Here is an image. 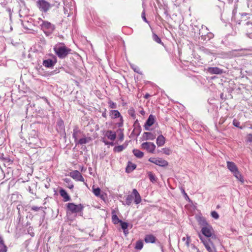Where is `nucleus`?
<instances>
[{"label":"nucleus","mask_w":252,"mask_h":252,"mask_svg":"<svg viewBox=\"0 0 252 252\" xmlns=\"http://www.w3.org/2000/svg\"><path fill=\"white\" fill-rule=\"evenodd\" d=\"M202 224L204 226L201 229V232L203 236L199 234V237L209 252H216L214 242L217 241V239L213 235V228L204 220H202Z\"/></svg>","instance_id":"1"},{"label":"nucleus","mask_w":252,"mask_h":252,"mask_svg":"<svg viewBox=\"0 0 252 252\" xmlns=\"http://www.w3.org/2000/svg\"><path fill=\"white\" fill-rule=\"evenodd\" d=\"M54 51L59 58L64 59L70 53L71 50L67 48L64 43H58L55 45Z\"/></svg>","instance_id":"2"},{"label":"nucleus","mask_w":252,"mask_h":252,"mask_svg":"<svg viewBox=\"0 0 252 252\" xmlns=\"http://www.w3.org/2000/svg\"><path fill=\"white\" fill-rule=\"evenodd\" d=\"M36 3L39 9L44 12H47L53 6L52 4L45 0H38Z\"/></svg>","instance_id":"3"},{"label":"nucleus","mask_w":252,"mask_h":252,"mask_svg":"<svg viewBox=\"0 0 252 252\" xmlns=\"http://www.w3.org/2000/svg\"><path fill=\"white\" fill-rule=\"evenodd\" d=\"M67 208L72 213H77L82 212L84 206L81 204L76 205L73 203H69Z\"/></svg>","instance_id":"4"},{"label":"nucleus","mask_w":252,"mask_h":252,"mask_svg":"<svg viewBox=\"0 0 252 252\" xmlns=\"http://www.w3.org/2000/svg\"><path fill=\"white\" fill-rule=\"evenodd\" d=\"M141 148L150 153H154L156 148V145L152 142H146L141 144Z\"/></svg>","instance_id":"5"},{"label":"nucleus","mask_w":252,"mask_h":252,"mask_svg":"<svg viewBox=\"0 0 252 252\" xmlns=\"http://www.w3.org/2000/svg\"><path fill=\"white\" fill-rule=\"evenodd\" d=\"M149 161L161 167L167 166L168 164V163L166 160L159 158H150L149 159Z\"/></svg>","instance_id":"6"},{"label":"nucleus","mask_w":252,"mask_h":252,"mask_svg":"<svg viewBox=\"0 0 252 252\" xmlns=\"http://www.w3.org/2000/svg\"><path fill=\"white\" fill-rule=\"evenodd\" d=\"M64 13L65 14H67L68 16L73 13V11L74 10V5L71 1H65L64 3Z\"/></svg>","instance_id":"7"},{"label":"nucleus","mask_w":252,"mask_h":252,"mask_svg":"<svg viewBox=\"0 0 252 252\" xmlns=\"http://www.w3.org/2000/svg\"><path fill=\"white\" fill-rule=\"evenodd\" d=\"M41 29L46 32L45 31H47L49 33H51L55 30V26L48 21H43L40 25Z\"/></svg>","instance_id":"8"},{"label":"nucleus","mask_w":252,"mask_h":252,"mask_svg":"<svg viewBox=\"0 0 252 252\" xmlns=\"http://www.w3.org/2000/svg\"><path fill=\"white\" fill-rule=\"evenodd\" d=\"M109 115L112 119H116L118 118H120L121 123L119 124V126H122L123 125V117L121 116L120 113L116 110H111L109 112Z\"/></svg>","instance_id":"9"},{"label":"nucleus","mask_w":252,"mask_h":252,"mask_svg":"<svg viewBox=\"0 0 252 252\" xmlns=\"http://www.w3.org/2000/svg\"><path fill=\"white\" fill-rule=\"evenodd\" d=\"M70 176L74 180L78 181L84 182V179L78 170H74L70 173Z\"/></svg>","instance_id":"10"},{"label":"nucleus","mask_w":252,"mask_h":252,"mask_svg":"<svg viewBox=\"0 0 252 252\" xmlns=\"http://www.w3.org/2000/svg\"><path fill=\"white\" fill-rule=\"evenodd\" d=\"M155 117L153 115H150L147 120L146 121L145 125H144V129L146 130H149V127L152 126L155 123Z\"/></svg>","instance_id":"11"},{"label":"nucleus","mask_w":252,"mask_h":252,"mask_svg":"<svg viewBox=\"0 0 252 252\" xmlns=\"http://www.w3.org/2000/svg\"><path fill=\"white\" fill-rule=\"evenodd\" d=\"M250 50V51H252V49H241L240 50H233L229 52L230 55H227L230 58L245 56L246 55H244V54H240L239 52L244 51V50Z\"/></svg>","instance_id":"12"},{"label":"nucleus","mask_w":252,"mask_h":252,"mask_svg":"<svg viewBox=\"0 0 252 252\" xmlns=\"http://www.w3.org/2000/svg\"><path fill=\"white\" fill-rule=\"evenodd\" d=\"M207 70L211 74H220L223 73V70L217 67H210L207 68Z\"/></svg>","instance_id":"13"},{"label":"nucleus","mask_w":252,"mask_h":252,"mask_svg":"<svg viewBox=\"0 0 252 252\" xmlns=\"http://www.w3.org/2000/svg\"><path fill=\"white\" fill-rule=\"evenodd\" d=\"M56 63V60H53L52 59H47L43 61V65L46 67H53Z\"/></svg>","instance_id":"14"},{"label":"nucleus","mask_w":252,"mask_h":252,"mask_svg":"<svg viewBox=\"0 0 252 252\" xmlns=\"http://www.w3.org/2000/svg\"><path fill=\"white\" fill-rule=\"evenodd\" d=\"M93 192L97 197H99L102 200H104L105 199L104 194H100L101 189L99 188H94V186L92 188Z\"/></svg>","instance_id":"15"},{"label":"nucleus","mask_w":252,"mask_h":252,"mask_svg":"<svg viewBox=\"0 0 252 252\" xmlns=\"http://www.w3.org/2000/svg\"><path fill=\"white\" fill-rule=\"evenodd\" d=\"M227 167L228 169L232 172L233 173L235 171H236L238 169L236 166V165L233 162L231 161H227Z\"/></svg>","instance_id":"16"},{"label":"nucleus","mask_w":252,"mask_h":252,"mask_svg":"<svg viewBox=\"0 0 252 252\" xmlns=\"http://www.w3.org/2000/svg\"><path fill=\"white\" fill-rule=\"evenodd\" d=\"M132 194L134 196V202L136 204H139L141 201V196L136 189L132 190Z\"/></svg>","instance_id":"17"},{"label":"nucleus","mask_w":252,"mask_h":252,"mask_svg":"<svg viewBox=\"0 0 252 252\" xmlns=\"http://www.w3.org/2000/svg\"><path fill=\"white\" fill-rule=\"evenodd\" d=\"M60 194L61 196L62 197H63V201L64 202H66V201H69L70 200V196L68 195V194H67V193L64 189H60Z\"/></svg>","instance_id":"18"},{"label":"nucleus","mask_w":252,"mask_h":252,"mask_svg":"<svg viewBox=\"0 0 252 252\" xmlns=\"http://www.w3.org/2000/svg\"><path fill=\"white\" fill-rule=\"evenodd\" d=\"M91 140V137H84L80 139H78L76 142H75L76 144L83 145L89 143Z\"/></svg>","instance_id":"19"},{"label":"nucleus","mask_w":252,"mask_h":252,"mask_svg":"<svg viewBox=\"0 0 252 252\" xmlns=\"http://www.w3.org/2000/svg\"><path fill=\"white\" fill-rule=\"evenodd\" d=\"M199 34V35H200L202 39H203L204 40H210V39L214 37V34L211 32H207V34L205 35L203 34L202 31H200Z\"/></svg>","instance_id":"20"},{"label":"nucleus","mask_w":252,"mask_h":252,"mask_svg":"<svg viewBox=\"0 0 252 252\" xmlns=\"http://www.w3.org/2000/svg\"><path fill=\"white\" fill-rule=\"evenodd\" d=\"M105 136H106L109 139L114 141L116 137V134L115 132L110 130H108L105 134Z\"/></svg>","instance_id":"21"},{"label":"nucleus","mask_w":252,"mask_h":252,"mask_svg":"<svg viewBox=\"0 0 252 252\" xmlns=\"http://www.w3.org/2000/svg\"><path fill=\"white\" fill-rule=\"evenodd\" d=\"M165 143V139L162 135H159L157 138V144L158 146L160 147L164 145Z\"/></svg>","instance_id":"22"},{"label":"nucleus","mask_w":252,"mask_h":252,"mask_svg":"<svg viewBox=\"0 0 252 252\" xmlns=\"http://www.w3.org/2000/svg\"><path fill=\"white\" fill-rule=\"evenodd\" d=\"M144 240L147 243H153L155 242L156 237L152 234L147 235L145 236Z\"/></svg>","instance_id":"23"},{"label":"nucleus","mask_w":252,"mask_h":252,"mask_svg":"<svg viewBox=\"0 0 252 252\" xmlns=\"http://www.w3.org/2000/svg\"><path fill=\"white\" fill-rule=\"evenodd\" d=\"M7 247L5 245L4 241L1 237H0V252H7Z\"/></svg>","instance_id":"24"},{"label":"nucleus","mask_w":252,"mask_h":252,"mask_svg":"<svg viewBox=\"0 0 252 252\" xmlns=\"http://www.w3.org/2000/svg\"><path fill=\"white\" fill-rule=\"evenodd\" d=\"M112 220L114 224H118V223L122 222V220H120L119 219V218L117 216L115 211H112Z\"/></svg>","instance_id":"25"},{"label":"nucleus","mask_w":252,"mask_h":252,"mask_svg":"<svg viewBox=\"0 0 252 252\" xmlns=\"http://www.w3.org/2000/svg\"><path fill=\"white\" fill-rule=\"evenodd\" d=\"M136 167V165L135 164H133L131 162H128V165L126 168V172L130 173L135 169Z\"/></svg>","instance_id":"26"},{"label":"nucleus","mask_w":252,"mask_h":252,"mask_svg":"<svg viewBox=\"0 0 252 252\" xmlns=\"http://www.w3.org/2000/svg\"><path fill=\"white\" fill-rule=\"evenodd\" d=\"M146 140H153L156 138V135L150 132H145L143 134Z\"/></svg>","instance_id":"27"},{"label":"nucleus","mask_w":252,"mask_h":252,"mask_svg":"<svg viewBox=\"0 0 252 252\" xmlns=\"http://www.w3.org/2000/svg\"><path fill=\"white\" fill-rule=\"evenodd\" d=\"M134 155L138 158H142L144 156V153L137 149H134L132 151Z\"/></svg>","instance_id":"28"},{"label":"nucleus","mask_w":252,"mask_h":252,"mask_svg":"<svg viewBox=\"0 0 252 252\" xmlns=\"http://www.w3.org/2000/svg\"><path fill=\"white\" fill-rule=\"evenodd\" d=\"M232 173L238 180H239L240 182L242 183L244 182L243 178L240 172L239 171L238 169L236 171H235Z\"/></svg>","instance_id":"29"},{"label":"nucleus","mask_w":252,"mask_h":252,"mask_svg":"<svg viewBox=\"0 0 252 252\" xmlns=\"http://www.w3.org/2000/svg\"><path fill=\"white\" fill-rule=\"evenodd\" d=\"M80 133L81 131L79 130L77 127L74 128L72 136L73 138L74 139L75 142H76L77 140H78V133Z\"/></svg>","instance_id":"30"},{"label":"nucleus","mask_w":252,"mask_h":252,"mask_svg":"<svg viewBox=\"0 0 252 252\" xmlns=\"http://www.w3.org/2000/svg\"><path fill=\"white\" fill-rule=\"evenodd\" d=\"M133 197L132 194L127 195L126 199V205L127 206L130 205L133 201Z\"/></svg>","instance_id":"31"},{"label":"nucleus","mask_w":252,"mask_h":252,"mask_svg":"<svg viewBox=\"0 0 252 252\" xmlns=\"http://www.w3.org/2000/svg\"><path fill=\"white\" fill-rule=\"evenodd\" d=\"M148 175L149 178L150 180L154 183V182H156L157 180V178L156 177L155 175L152 172H148Z\"/></svg>","instance_id":"32"},{"label":"nucleus","mask_w":252,"mask_h":252,"mask_svg":"<svg viewBox=\"0 0 252 252\" xmlns=\"http://www.w3.org/2000/svg\"><path fill=\"white\" fill-rule=\"evenodd\" d=\"M143 247V243L141 241H138L136 243L135 249L136 250H140Z\"/></svg>","instance_id":"33"},{"label":"nucleus","mask_w":252,"mask_h":252,"mask_svg":"<svg viewBox=\"0 0 252 252\" xmlns=\"http://www.w3.org/2000/svg\"><path fill=\"white\" fill-rule=\"evenodd\" d=\"M153 39L155 42L158 43H161L160 38L155 33H153Z\"/></svg>","instance_id":"34"},{"label":"nucleus","mask_w":252,"mask_h":252,"mask_svg":"<svg viewBox=\"0 0 252 252\" xmlns=\"http://www.w3.org/2000/svg\"><path fill=\"white\" fill-rule=\"evenodd\" d=\"M182 241L185 242V243L187 247H189V243L190 242V237L189 236H187V238L183 237L182 238Z\"/></svg>","instance_id":"35"},{"label":"nucleus","mask_w":252,"mask_h":252,"mask_svg":"<svg viewBox=\"0 0 252 252\" xmlns=\"http://www.w3.org/2000/svg\"><path fill=\"white\" fill-rule=\"evenodd\" d=\"M120 223H121V227L124 230V231L127 232V230L126 229L128 227L127 223L126 222H123V221H122V222H121Z\"/></svg>","instance_id":"36"},{"label":"nucleus","mask_w":252,"mask_h":252,"mask_svg":"<svg viewBox=\"0 0 252 252\" xmlns=\"http://www.w3.org/2000/svg\"><path fill=\"white\" fill-rule=\"evenodd\" d=\"M125 146H124L123 145H120V146L115 147L114 148V150L115 152H120L122 151L125 149Z\"/></svg>","instance_id":"37"},{"label":"nucleus","mask_w":252,"mask_h":252,"mask_svg":"<svg viewBox=\"0 0 252 252\" xmlns=\"http://www.w3.org/2000/svg\"><path fill=\"white\" fill-rule=\"evenodd\" d=\"M130 66L134 72H135L137 73H139V74L141 73V72L140 71V69L137 66H136L134 64H131Z\"/></svg>","instance_id":"38"},{"label":"nucleus","mask_w":252,"mask_h":252,"mask_svg":"<svg viewBox=\"0 0 252 252\" xmlns=\"http://www.w3.org/2000/svg\"><path fill=\"white\" fill-rule=\"evenodd\" d=\"M162 151L164 154L166 155H169L171 154V150L168 148H164L162 149Z\"/></svg>","instance_id":"39"},{"label":"nucleus","mask_w":252,"mask_h":252,"mask_svg":"<svg viewBox=\"0 0 252 252\" xmlns=\"http://www.w3.org/2000/svg\"><path fill=\"white\" fill-rule=\"evenodd\" d=\"M233 125L236 126V127H239L240 128V129H242V127L240 126V123L239 122H238V121H237L236 120L234 119L233 121Z\"/></svg>","instance_id":"40"},{"label":"nucleus","mask_w":252,"mask_h":252,"mask_svg":"<svg viewBox=\"0 0 252 252\" xmlns=\"http://www.w3.org/2000/svg\"><path fill=\"white\" fill-rule=\"evenodd\" d=\"M108 104H109V107L111 108L115 109V108H117V104H116V103L114 102H113L111 100L109 101Z\"/></svg>","instance_id":"41"},{"label":"nucleus","mask_w":252,"mask_h":252,"mask_svg":"<svg viewBox=\"0 0 252 252\" xmlns=\"http://www.w3.org/2000/svg\"><path fill=\"white\" fill-rule=\"evenodd\" d=\"M211 216L215 219H218L219 218V214H218V213L215 211H212L211 212Z\"/></svg>","instance_id":"42"},{"label":"nucleus","mask_w":252,"mask_h":252,"mask_svg":"<svg viewBox=\"0 0 252 252\" xmlns=\"http://www.w3.org/2000/svg\"><path fill=\"white\" fill-rule=\"evenodd\" d=\"M246 141L247 142H252V134H249L246 137Z\"/></svg>","instance_id":"43"},{"label":"nucleus","mask_w":252,"mask_h":252,"mask_svg":"<svg viewBox=\"0 0 252 252\" xmlns=\"http://www.w3.org/2000/svg\"><path fill=\"white\" fill-rule=\"evenodd\" d=\"M40 209H42V207H37V206H33L31 207L32 210H33L34 211H38Z\"/></svg>","instance_id":"44"},{"label":"nucleus","mask_w":252,"mask_h":252,"mask_svg":"<svg viewBox=\"0 0 252 252\" xmlns=\"http://www.w3.org/2000/svg\"><path fill=\"white\" fill-rule=\"evenodd\" d=\"M142 18L143 19V20L146 23H148V22L147 21V19H146V16H145V11H143L142 13Z\"/></svg>","instance_id":"45"},{"label":"nucleus","mask_w":252,"mask_h":252,"mask_svg":"<svg viewBox=\"0 0 252 252\" xmlns=\"http://www.w3.org/2000/svg\"><path fill=\"white\" fill-rule=\"evenodd\" d=\"M173 1L175 2V5L177 6H179L181 3L182 0H172Z\"/></svg>","instance_id":"46"},{"label":"nucleus","mask_w":252,"mask_h":252,"mask_svg":"<svg viewBox=\"0 0 252 252\" xmlns=\"http://www.w3.org/2000/svg\"><path fill=\"white\" fill-rule=\"evenodd\" d=\"M74 187L72 183H70L68 184V188L70 189H72Z\"/></svg>","instance_id":"47"},{"label":"nucleus","mask_w":252,"mask_h":252,"mask_svg":"<svg viewBox=\"0 0 252 252\" xmlns=\"http://www.w3.org/2000/svg\"><path fill=\"white\" fill-rule=\"evenodd\" d=\"M159 246L160 248V249H161V251L163 252V246H162V245L161 243H159Z\"/></svg>","instance_id":"48"},{"label":"nucleus","mask_w":252,"mask_h":252,"mask_svg":"<svg viewBox=\"0 0 252 252\" xmlns=\"http://www.w3.org/2000/svg\"><path fill=\"white\" fill-rule=\"evenodd\" d=\"M64 181L67 183H69L70 182V180L69 179L66 178L64 179Z\"/></svg>","instance_id":"49"},{"label":"nucleus","mask_w":252,"mask_h":252,"mask_svg":"<svg viewBox=\"0 0 252 252\" xmlns=\"http://www.w3.org/2000/svg\"><path fill=\"white\" fill-rule=\"evenodd\" d=\"M204 30H206V31H208V28L206 27H205V26H204V27L202 26V31H203Z\"/></svg>","instance_id":"50"},{"label":"nucleus","mask_w":252,"mask_h":252,"mask_svg":"<svg viewBox=\"0 0 252 252\" xmlns=\"http://www.w3.org/2000/svg\"><path fill=\"white\" fill-rule=\"evenodd\" d=\"M140 113L142 115H144L145 114V111L143 110H142L140 111Z\"/></svg>","instance_id":"51"},{"label":"nucleus","mask_w":252,"mask_h":252,"mask_svg":"<svg viewBox=\"0 0 252 252\" xmlns=\"http://www.w3.org/2000/svg\"><path fill=\"white\" fill-rule=\"evenodd\" d=\"M149 96H150V94H145L144 97L145 98H148L149 97Z\"/></svg>","instance_id":"52"},{"label":"nucleus","mask_w":252,"mask_h":252,"mask_svg":"<svg viewBox=\"0 0 252 252\" xmlns=\"http://www.w3.org/2000/svg\"><path fill=\"white\" fill-rule=\"evenodd\" d=\"M102 116L104 118H106V113L104 112L102 113Z\"/></svg>","instance_id":"53"},{"label":"nucleus","mask_w":252,"mask_h":252,"mask_svg":"<svg viewBox=\"0 0 252 252\" xmlns=\"http://www.w3.org/2000/svg\"><path fill=\"white\" fill-rule=\"evenodd\" d=\"M123 138H124L123 134H122V135L120 136V140H123Z\"/></svg>","instance_id":"54"},{"label":"nucleus","mask_w":252,"mask_h":252,"mask_svg":"<svg viewBox=\"0 0 252 252\" xmlns=\"http://www.w3.org/2000/svg\"><path fill=\"white\" fill-rule=\"evenodd\" d=\"M193 247L197 250V252H200L199 249H198L197 248H196L194 246H193Z\"/></svg>","instance_id":"55"},{"label":"nucleus","mask_w":252,"mask_h":252,"mask_svg":"<svg viewBox=\"0 0 252 252\" xmlns=\"http://www.w3.org/2000/svg\"><path fill=\"white\" fill-rule=\"evenodd\" d=\"M182 192L186 195L187 196V194L185 192L184 189L182 190Z\"/></svg>","instance_id":"56"},{"label":"nucleus","mask_w":252,"mask_h":252,"mask_svg":"<svg viewBox=\"0 0 252 252\" xmlns=\"http://www.w3.org/2000/svg\"><path fill=\"white\" fill-rule=\"evenodd\" d=\"M63 122L62 121H61L59 122V124L60 125H62V124H63Z\"/></svg>","instance_id":"57"},{"label":"nucleus","mask_w":252,"mask_h":252,"mask_svg":"<svg viewBox=\"0 0 252 252\" xmlns=\"http://www.w3.org/2000/svg\"><path fill=\"white\" fill-rule=\"evenodd\" d=\"M129 114L131 115V116H132V117H134V115L133 113H129Z\"/></svg>","instance_id":"58"},{"label":"nucleus","mask_w":252,"mask_h":252,"mask_svg":"<svg viewBox=\"0 0 252 252\" xmlns=\"http://www.w3.org/2000/svg\"><path fill=\"white\" fill-rule=\"evenodd\" d=\"M124 232L125 234V235H126L128 233V231L127 232L126 231H124Z\"/></svg>","instance_id":"59"},{"label":"nucleus","mask_w":252,"mask_h":252,"mask_svg":"<svg viewBox=\"0 0 252 252\" xmlns=\"http://www.w3.org/2000/svg\"><path fill=\"white\" fill-rule=\"evenodd\" d=\"M136 123H137L138 124H138V120H137L135 121V124H136Z\"/></svg>","instance_id":"60"},{"label":"nucleus","mask_w":252,"mask_h":252,"mask_svg":"<svg viewBox=\"0 0 252 252\" xmlns=\"http://www.w3.org/2000/svg\"><path fill=\"white\" fill-rule=\"evenodd\" d=\"M249 24H250V22H248L247 23V25H248Z\"/></svg>","instance_id":"61"},{"label":"nucleus","mask_w":252,"mask_h":252,"mask_svg":"<svg viewBox=\"0 0 252 252\" xmlns=\"http://www.w3.org/2000/svg\"><path fill=\"white\" fill-rule=\"evenodd\" d=\"M246 15V13L245 14H242V15Z\"/></svg>","instance_id":"62"},{"label":"nucleus","mask_w":252,"mask_h":252,"mask_svg":"<svg viewBox=\"0 0 252 252\" xmlns=\"http://www.w3.org/2000/svg\"><path fill=\"white\" fill-rule=\"evenodd\" d=\"M246 15V13L245 14H242V15Z\"/></svg>","instance_id":"63"},{"label":"nucleus","mask_w":252,"mask_h":252,"mask_svg":"<svg viewBox=\"0 0 252 252\" xmlns=\"http://www.w3.org/2000/svg\"><path fill=\"white\" fill-rule=\"evenodd\" d=\"M29 190H31V187H29Z\"/></svg>","instance_id":"64"}]
</instances>
